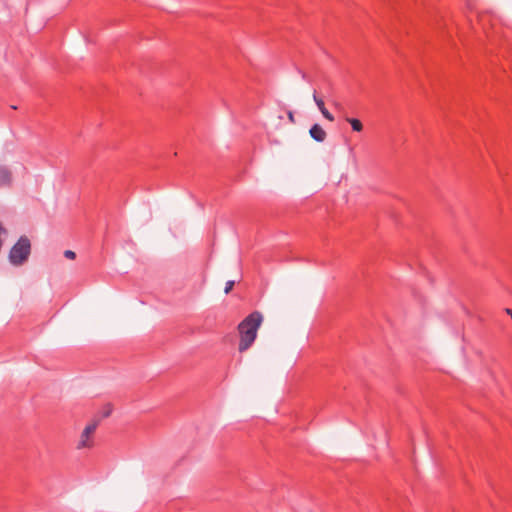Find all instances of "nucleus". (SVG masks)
<instances>
[{
    "mask_svg": "<svg viewBox=\"0 0 512 512\" xmlns=\"http://www.w3.org/2000/svg\"><path fill=\"white\" fill-rule=\"evenodd\" d=\"M505 312L512 318V309H505Z\"/></svg>",
    "mask_w": 512,
    "mask_h": 512,
    "instance_id": "11",
    "label": "nucleus"
},
{
    "mask_svg": "<svg viewBox=\"0 0 512 512\" xmlns=\"http://www.w3.org/2000/svg\"><path fill=\"white\" fill-rule=\"evenodd\" d=\"M287 117H288V120L291 122V123H295V118H294V114L292 111H288L287 112Z\"/></svg>",
    "mask_w": 512,
    "mask_h": 512,
    "instance_id": "10",
    "label": "nucleus"
},
{
    "mask_svg": "<svg viewBox=\"0 0 512 512\" xmlns=\"http://www.w3.org/2000/svg\"><path fill=\"white\" fill-rule=\"evenodd\" d=\"M14 170L10 166L2 167V187L11 188L14 184Z\"/></svg>",
    "mask_w": 512,
    "mask_h": 512,
    "instance_id": "5",
    "label": "nucleus"
},
{
    "mask_svg": "<svg viewBox=\"0 0 512 512\" xmlns=\"http://www.w3.org/2000/svg\"><path fill=\"white\" fill-rule=\"evenodd\" d=\"M335 107H340V105L338 103H334Z\"/></svg>",
    "mask_w": 512,
    "mask_h": 512,
    "instance_id": "12",
    "label": "nucleus"
},
{
    "mask_svg": "<svg viewBox=\"0 0 512 512\" xmlns=\"http://www.w3.org/2000/svg\"><path fill=\"white\" fill-rule=\"evenodd\" d=\"M234 284L235 282L233 280H229L226 282L224 289L225 294H228L233 289Z\"/></svg>",
    "mask_w": 512,
    "mask_h": 512,
    "instance_id": "8",
    "label": "nucleus"
},
{
    "mask_svg": "<svg viewBox=\"0 0 512 512\" xmlns=\"http://www.w3.org/2000/svg\"><path fill=\"white\" fill-rule=\"evenodd\" d=\"M98 419L91 420L83 429L77 443V449L91 448L94 445L93 435L99 425Z\"/></svg>",
    "mask_w": 512,
    "mask_h": 512,
    "instance_id": "3",
    "label": "nucleus"
},
{
    "mask_svg": "<svg viewBox=\"0 0 512 512\" xmlns=\"http://www.w3.org/2000/svg\"><path fill=\"white\" fill-rule=\"evenodd\" d=\"M312 98H313L316 106L318 107L319 111L323 115V117L330 122L334 121V116L327 110L323 99L318 97L316 91L313 92Z\"/></svg>",
    "mask_w": 512,
    "mask_h": 512,
    "instance_id": "4",
    "label": "nucleus"
},
{
    "mask_svg": "<svg viewBox=\"0 0 512 512\" xmlns=\"http://www.w3.org/2000/svg\"><path fill=\"white\" fill-rule=\"evenodd\" d=\"M64 256H65L66 258H68V259H74V258L76 257V254H75V252H74V251H72V250H66V251L64 252Z\"/></svg>",
    "mask_w": 512,
    "mask_h": 512,
    "instance_id": "9",
    "label": "nucleus"
},
{
    "mask_svg": "<svg viewBox=\"0 0 512 512\" xmlns=\"http://www.w3.org/2000/svg\"><path fill=\"white\" fill-rule=\"evenodd\" d=\"M31 254V242L27 236H21L8 252V262L14 267L23 266Z\"/></svg>",
    "mask_w": 512,
    "mask_h": 512,
    "instance_id": "2",
    "label": "nucleus"
},
{
    "mask_svg": "<svg viewBox=\"0 0 512 512\" xmlns=\"http://www.w3.org/2000/svg\"><path fill=\"white\" fill-rule=\"evenodd\" d=\"M309 135L313 140L320 143L324 142L327 137L326 131L319 124L311 126L309 129Z\"/></svg>",
    "mask_w": 512,
    "mask_h": 512,
    "instance_id": "6",
    "label": "nucleus"
},
{
    "mask_svg": "<svg viewBox=\"0 0 512 512\" xmlns=\"http://www.w3.org/2000/svg\"><path fill=\"white\" fill-rule=\"evenodd\" d=\"M263 322V315L259 311L249 314L238 324L239 333V352L248 350L257 338V332Z\"/></svg>",
    "mask_w": 512,
    "mask_h": 512,
    "instance_id": "1",
    "label": "nucleus"
},
{
    "mask_svg": "<svg viewBox=\"0 0 512 512\" xmlns=\"http://www.w3.org/2000/svg\"><path fill=\"white\" fill-rule=\"evenodd\" d=\"M345 120L351 125L353 131L361 132L363 130V124L359 119L347 117Z\"/></svg>",
    "mask_w": 512,
    "mask_h": 512,
    "instance_id": "7",
    "label": "nucleus"
}]
</instances>
